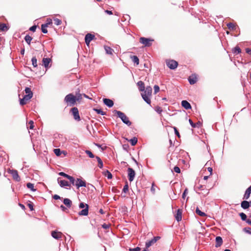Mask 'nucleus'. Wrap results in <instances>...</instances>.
Here are the masks:
<instances>
[{"instance_id":"1","label":"nucleus","mask_w":251,"mask_h":251,"mask_svg":"<svg viewBox=\"0 0 251 251\" xmlns=\"http://www.w3.org/2000/svg\"><path fill=\"white\" fill-rule=\"evenodd\" d=\"M114 113L117 114L118 116L121 118L122 121L126 124L127 126H130L131 125V122L129 120L128 118L126 115L125 113L123 112L117 111V110H114L113 111Z\"/></svg>"},{"instance_id":"2","label":"nucleus","mask_w":251,"mask_h":251,"mask_svg":"<svg viewBox=\"0 0 251 251\" xmlns=\"http://www.w3.org/2000/svg\"><path fill=\"white\" fill-rule=\"evenodd\" d=\"M76 98L73 94L67 95L64 98V101L67 105L73 106L76 103Z\"/></svg>"},{"instance_id":"3","label":"nucleus","mask_w":251,"mask_h":251,"mask_svg":"<svg viewBox=\"0 0 251 251\" xmlns=\"http://www.w3.org/2000/svg\"><path fill=\"white\" fill-rule=\"evenodd\" d=\"M80 208H84L78 213L79 216H87L88 214L89 205L87 204H85L83 202H81L79 204Z\"/></svg>"},{"instance_id":"4","label":"nucleus","mask_w":251,"mask_h":251,"mask_svg":"<svg viewBox=\"0 0 251 251\" xmlns=\"http://www.w3.org/2000/svg\"><path fill=\"white\" fill-rule=\"evenodd\" d=\"M167 66L170 69H175L178 66V63L174 60H169L166 61Z\"/></svg>"},{"instance_id":"5","label":"nucleus","mask_w":251,"mask_h":251,"mask_svg":"<svg viewBox=\"0 0 251 251\" xmlns=\"http://www.w3.org/2000/svg\"><path fill=\"white\" fill-rule=\"evenodd\" d=\"M71 112L73 115L74 118L78 121L80 120L78 110L77 107H74L71 109Z\"/></svg>"},{"instance_id":"6","label":"nucleus","mask_w":251,"mask_h":251,"mask_svg":"<svg viewBox=\"0 0 251 251\" xmlns=\"http://www.w3.org/2000/svg\"><path fill=\"white\" fill-rule=\"evenodd\" d=\"M153 40H151L148 38H146L145 37H141L140 38V42L143 45H144L146 47H150L151 45V42H152Z\"/></svg>"},{"instance_id":"7","label":"nucleus","mask_w":251,"mask_h":251,"mask_svg":"<svg viewBox=\"0 0 251 251\" xmlns=\"http://www.w3.org/2000/svg\"><path fill=\"white\" fill-rule=\"evenodd\" d=\"M160 236L154 237L153 239L146 243V248L147 249L149 248L150 247L155 244L158 240L160 239Z\"/></svg>"},{"instance_id":"8","label":"nucleus","mask_w":251,"mask_h":251,"mask_svg":"<svg viewBox=\"0 0 251 251\" xmlns=\"http://www.w3.org/2000/svg\"><path fill=\"white\" fill-rule=\"evenodd\" d=\"M127 173L128 179L129 181L131 182L133 180L134 178L135 172L133 169L131 168H128L127 169Z\"/></svg>"},{"instance_id":"9","label":"nucleus","mask_w":251,"mask_h":251,"mask_svg":"<svg viewBox=\"0 0 251 251\" xmlns=\"http://www.w3.org/2000/svg\"><path fill=\"white\" fill-rule=\"evenodd\" d=\"M8 172L12 175L14 179L16 181H20V178L18 175V171L16 170H9Z\"/></svg>"},{"instance_id":"10","label":"nucleus","mask_w":251,"mask_h":251,"mask_svg":"<svg viewBox=\"0 0 251 251\" xmlns=\"http://www.w3.org/2000/svg\"><path fill=\"white\" fill-rule=\"evenodd\" d=\"M188 81L190 84H195L198 81V77L196 74H192L188 78Z\"/></svg>"},{"instance_id":"11","label":"nucleus","mask_w":251,"mask_h":251,"mask_svg":"<svg viewBox=\"0 0 251 251\" xmlns=\"http://www.w3.org/2000/svg\"><path fill=\"white\" fill-rule=\"evenodd\" d=\"M95 38V36L91 33H88L85 37V41L86 45L88 46L90 42Z\"/></svg>"},{"instance_id":"12","label":"nucleus","mask_w":251,"mask_h":251,"mask_svg":"<svg viewBox=\"0 0 251 251\" xmlns=\"http://www.w3.org/2000/svg\"><path fill=\"white\" fill-rule=\"evenodd\" d=\"M31 98V96L29 95H25L23 99H20V104L22 105L25 104L27 101H28Z\"/></svg>"},{"instance_id":"13","label":"nucleus","mask_w":251,"mask_h":251,"mask_svg":"<svg viewBox=\"0 0 251 251\" xmlns=\"http://www.w3.org/2000/svg\"><path fill=\"white\" fill-rule=\"evenodd\" d=\"M75 185L77 186V188L80 187H86V182L85 181L82 180L80 178H77Z\"/></svg>"},{"instance_id":"14","label":"nucleus","mask_w":251,"mask_h":251,"mask_svg":"<svg viewBox=\"0 0 251 251\" xmlns=\"http://www.w3.org/2000/svg\"><path fill=\"white\" fill-rule=\"evenodd\" d=\"M103 101L104 104L108 106L109 107H111L114 105L113 101L109 99L104 98L103 99Z\"/></svg>"},{"instance_id":"15","label":"nucleus","mask_w":251,"mask_h":251,"mask_svg":"<svg viewBox=\"0 0 251 251\" xmlns=\"http://www.w3.org/2000/svg\"><path fill=\"white\" fill-rule=\"evenodd\" d=\"M57 181L58 183L59 184L60 186L62 187H65V186H70V184L69 183L65 180H60V178H58L57 179Z\"/></svg>"},{"instance_id":"16","label":"nucleus","mask_w":251,"mask_h":251,"mask_svg":"<svg viewBox=\"0 0 251 251\" xmlns=\"http://www.w3.org/2000/svg\"><path fill=\"white\" fill-rule=\"evenodd\" d=\"M51 236L56 239H59L62 237V233L61 232L53 231L51 232Z\"/></svg>"},{"instance_id":"17","label":"nucleus","mask_w":251,"mask_h":251,"mask_svg":"<svg viewBox=\"0 0 251 251\" xmlns=\"http://www.w3.org/2000/svg\"><path fill=\"white\" fill-rule=\"evenodd\" d=\"M182 210L178 209L177 211L176 214V219L177 222H179L182 219Z\"/></svg>"},{"instance_id":"18","label":"nucleus","mask_w":251,"mask_h":251,"mask_svg":"<svg viewBox=\"0 0 251 251\" xmlns=\"http://www.w3.org/2000/svg\"><path fill=\"white\" fill-rule=\"evenodd\" d=\"M223 243L222 238L220 236H217L216 238V245L215 247L218 248L220 247Z\"/></svg>"},{"instance_id":"19","label":"nucleus","mask_w":251,"mask_h":251,"mask_svg":"<svg viewBox=\"0 0 251 251\" xmlns=\"http://www.w3.org/2000/svg\"><path fill=\"white\" fill-rule=\"evenodd\" d=\"M182 106L186 109H189L191 108L190 104L186 100H182L181 101Z\"/></svg>"},{"instance_id":"20","label":"nucleus","mask_w":251,"mask_h":251,"mask_svg":"<svg viewBox=\"0 0 251 251\" xmlns=\"http://www.w3.org/2000/svg\"><path fill=\"white\" fill-rule=\"evenodd\" d=\"M51 59L49 58H44L42 60L43 64L46 68H48L49 63Z\"/></svg>"},{"instance_id":"21","label":"nucleus","mask_w":251,"mask_h":251,"mask_svg":"<svg viewBox=\"0 0 251 251\" xmlns=\"http://www.w3.org/2000/svg\"><path fill=\"white\" fill-rule=\"evenodd\" d=\"M251 193V186H250L246 191L244 195V199H248L250 197Z\"/></svg>"},{"instance_id":"22","label":"nucleus","mask_w":251,"mask_h":251,"mask_svg":"<svg viewBox=\"0 0 251 251\" xmlns=\"http://www.w3.org/2000/svg\"><path fill=\"white\" fill-rule=\"evenodd\" d=\"M251 203V201L249 202L246 201H242L241 206L243 209H247L250 207V203Z\"/></svg>"},{"instance_id":"23","label":"nucleus","mask_w":251,"mask_h":251,"mask_svg":"<svg viewBox=\"0 0 251 251\" xmlns=\"http://www.w3.org/2000/svg\"><path fill=\"white\" fill-rule=\"evenodd\" d=\"M63 203L68 208H70L72 204V201L68 198H65L64 199Z\"/></svg>"},{"instance_id":"24","label":"nucleus","mask_w":251,"mask_h":251,"mask_svg":"<svg viewBox=\"0 0 251 251\" xmlns=\"http://www.w3.org/2000/svg\"><path fill=\"white\" fill-rule=\"evenodd\" d=\"M142 96L144 100L148 104H151V100H150V96L145 94H142Z\"/></svg>"},{"instance_id":"25","label":"nucleus","mask_w":251,"mask_h":251,"mask_svg":"<svg viewBox=\"0 0 251 251\" xmlns=\"http://www.w3.org/2000/svg\"><path fill=\"white\" fill-rule=\"evenodd\" d=\"M128 191V183L127 182H126V184H125V185L124 186V188H123V192H122V195L123 197H126V193Z\"/></svg>"},{"instance_id":"26","label":"nucleus","mask_w":251,"mask_h":251,"mask_svg":"<svg viewBox=\"0 0 251 251\" xmlns=\"http://www.w3.org/2000/svg\"><path fill=\"white\" fill-rule=\"evenodd\" d=\"M137 85L139 87V89L140 91H143L145 90V85L144 83L142 81H139L137 83Z\"/></svg>"},{"instance_id":"27","label":"nucleus","mask_w":251,"mask_h":251,"mask_svg":"<svg viewBox=\"0 0 251 251\" xmlns=\"http://www.w3.org/2000/svg\"><path fill=\"white\" fill-rule=\"evenodd\" d=\"M152 93V88L151 86H148L146 87L144 94L146 95H148L149 96H151Z\"/></svg>"},{"instance_id":"28","label":"nucleus","mask_w":251,"mask_h":251,"mask_svg":"<svg viewBox=\"0 0 251 251\" xmlns=\"http://www.w3.org/2000/svg\"><path fill=\"white\" fill-rule=\"evenodd\" d=\"M104 49L106 52L108 54H112L113 52V50L111 49L110 47L108 46H105Z\"/></svg>"},{"instance_id":"29","label":"nucleus","mask_w":251,"mask_h":251,"mask_svg":"<svg viewBox=\"0 0 251 251\" xmlns=\"http://www.w3.org/2000/svg\"><path fill=\"white\" fill-rule=\"evenodd\" d=\"M8 29L6 24L0 23V31H6Z\"/></svg>"},{"instance_id":"30","label":"nucleus","mask_w":251,"mask_h":251,"mask_svg":"<svg viewBox=\"0 0 251 251\" xmlns=\"http://www.w3.org/2000/svg\"><path fill=\"white\" fill-rule=\"evenodd\" d=\"M132 61L135 63L136 65H138L139 63V58L137 56L133 55L131 57Z\"/></svg>"},{"instance_id":"31","label":"nucleus","mask_w":251,"mask_h":251,"mask_svg":"<svg viewBox=\"0 0 251 251\" xmlns=\"http://www.w3.org/2000/svg\"><path fill=\"white\" fill-rule=\"evenodd\" d=\"M196 213L199 215V216H201V217H203V216H206V214L202 211H201L199 208L198 207H197L196 208Z\"/></svg>"},{"instance_id":"32","label":"nucleus","mask_w":251,"mask_h":251,"mask_svg":"<svg viewBox=\"0 0 251 251\" xmlns=\"http://www.w3.org/2000/svg\"><path fill=\"white\" fill-rule=\"evenodd\" d=\"M96 158L98 162V166L100 168H102L103 167V163H102L101 159L100 158V157L97 156L96 157Z\"/></svg>"},{"instance_id":"33","label":"nucleus","mask_w":251,"mask_h":251,"mask_svg":"<svg viewBox=\"0 0 251 251\" xmlns=\"http://www.w3.org/2000/svg\"><path fill=\"white\" fill-rule=\"evenodd\" d=\"M32 39V38L29 35H26L25 37V40L26 41V42L28 44H30V42Z\"/></svg>"},{"instance_id":"34","label":"nucleus","mask_w":251,"mask_h":251,"mask_svg":"<svg viewBox=\"0 0 251 251\" xmlns=\"http://www.w3.org/2000/svg\"><path fill=\"white\" fill-rule=\"evenodd\" d=\"M137 138L136 137H133L129 140L130 143L132 146H135L137 143Z\"/></svg>"},{"instance_id":"35","label":"nucleus","mask_w":251,"mask_h":251,"mask_svg":"<svg viewBox=\"0 0 251 251\" xmlns=\"http://www.w3.org/2000/svg\"><path fill=\"white\" fill-rule=\"evenodd\" d=\"M227 26L228 28L230 30H234L235 29V25L234 24L229 23L227 24Z\"/></svg>"},{"instance_id":"36","label":"nucleus","mask_w":251,"mask_h":251,"mask_svg":"<svg viewBox=\"0 0 251 251\" xmlns=\"http://www.w3.org/2000/svg\"><path fill=\"white\" fill-rule=\"evenodd\" d=\"M25 93L26 94V95H29L31 96V97H32L33 93H32V91H31L30 88H29L28 87H26L25 90Z\"/></svg>"},{"instance_id":"37","label":"nucleus","mask_w":251,"mask_h":251,"mask_svg":"<svg viewBox=\"0 0 251 251\" xmlns=\"http://www.w3.org/2000/svg\"><path fill=\"white\" fill-rule=\"evenodd\" d=\"M241 52V50L239 47H236L233 50V52L235 54H238Z\"/></svg>"},{"instance_id":"38","label":"nucleus","mask_w":251,"mask_h":251,"mask_svg":"<svg viewBox=\"0 0 251 251\" xmlns=\"http://www.w3.org/2000/svg\"><path fill=\"white\" fill-rule=\"evenodd\" d=\"M93 110L95 111L98 114H101L102 115H104L106 114L105 112L102 111L101 109L93 108Z\"/></svg>"},{"instance_id":"39","label":"nucleus","mask_w":251,"mask_h":251,"mask_svg":"<svg viewBox=\"0 0 251 251\" xmlns=\"http://www.w3.org/2000/svg\"><path fill=\"white\" fill-rule=\"evenodd\" d=\"M26 186L28 188L31 190L32 191H35L36 190L34 189V184L31 183H27Z\"/></svg>"},{"instance_id":"40","label":"nucleus","mask_w":251,"mask_h":251,"mask_svg":"<svg viewBox=\"0 0 251 251\" xmlns=\"http://www.w3.org/2000/svg\"><path fill=\"white\" fill-rule=\"evenodd\" d=\"M47 28V25H42L41 30L44 33H47L48 32V30Z\"/></svg>"},{"instance_id":"41","label":"nucleus","mask_w":251,"mask_h":251,"mask_svg":"<svg viewBox=\"0 0 251 251\" xmlns=\"http://www.w3.org/2000/svg\"><path fill=\"white\" fill-rule=\"evenodd\" d=\"M31 61L32 65L34 67H36L37 66V60L36 58L35 57H32Z\"/></svg>"},{"instance_id":"42","label":"nucleus","mask_w":251,"mask_h":251,"mask_svg":"<svg viewBox=\"0 0 251 251\" xmlns=\"http://www.w3.org/2000/svg\"><path fill=\"white\" fill-rule=\"evenodd\" d=\"M54 24L56 25H60L62 23L61 20H59V19L55 18L53 20Z\"/></svg>"},{"instance_id":"43","label":"nucleus","mask_w":251,"mask_h":251,"mask_svg":"<svg viewBox=\"0 0 251 251\" xmlns=\"http://www.w3.org/2000/svg\"><path fill=\"white\" fill-rule=\"evenodd\" d=\"M85 153L89 156L90 158H94L95 157L93 153L89 150H86Z\"/></svg>"},{"instance_id":"44","label":"nucleus","mask_w":251,"mask_h":251,"mask_svg":"<svg viewBox=\"0 0 251 251\" xmlns=\"http://www.w3.org/2000/svg\"><path fill=\"white\" fill-rule=\"evenodd\" d=\"M53 151L55 155L58 156L61 155V151L59 149H55L53 150Z\"/></svg>"},{"instance_id":"45","label":"nucleus","mask_w":251,"mask_h":251,"mask_svg":"<svg viewBox=\"0 0 251 251\" xmlns=\"http://www.w3.org/2000/svg\"><path fill=\"white\" fill-rule=\"evenodd\" d=\"M239 215L243 221H245L247 219V216L244 213H240Z\"/></svg>"},{"instance_id":"46","label":"nucleus","mask_w":251,"mask_h":251,"mask_svg":"<svg viewBox=\"0 0 251 251\" xmlns=\"http://www.w3.org/2000/svg\"><path fill=\"white\" fill-rule=\"evenodd\" d=\"M105 175L107 177L108 179H111L112 178V175L108 171H106Z\"/></svg>"},{"instance_id":"47","label":"nucleus","mask_w":251,"mask_h":251,"mask_svg":"<svg viewBox=\"0 0 251 251\" xmlns=\"http://www.w3.org/2000/svg\"><path fill=\"white\" fill-rule=\"evenodd\" d=\"M68 179L70 181L73 185H75L76 180H75V178L73 176H70L68 178Z\"/></svg>"},{"instance_id":"48","label":"nucleus","mask_w":251,"mask_h":251,"mask_svg":"<svg viewBox=\"0 0 251 251\" xmlns=\"http://www.w3.org/2000/svg\"><path fill=\"white\" fill-rule=\"evenodd\" d=\"M206 188V187L204 185L199 184L197 187V189L199 190H204Z\"/></svg>"},{"instance_id":"49","label":"nucleus","mask_w":251,"mask_h":251,"mask_svg":"<svg viewBox=\"0 0 251 251\" xmlns=\"http://www.w3.org/2000/svg\"><path fill=\"white\" fill-rule=\"evenodd\" d=\"M75 97L76 98V101L80 100L82 99V95L78 93L76 94V96H75Z\"/></svg>"},{"instance_id":"50","label":"nucleus","mask_w":251,"mask_h":251,"mask_svg":"<svg viewBox=\"0 0 251 251\" xmlns=\"http://www.w3.org/2000/svg\"><path fill=\"white\" fill-rule=\"evenodd\" d=\"M59 175H60V176H64V177H65L67 178V179H68V178H69V176H69V175H67V174H65V173H64V172H60V173H59Z\"/></svg>"},{"instance_id":"51","label":"nucleus","mask_w":251,"mask_h":251,"mask_svg":"<svg viewBox=\"0 0 251 251\" xmlns=\"http://www.w3.org/2000/svg\"><path fill=\"white\" fill-rule=\"evenodd\" d=\"M154 91L155 94L158 93L159 91V87L158 85H155L154 86Z\"/></svg>"},{"instance_id":"52","label":"nucleus","mask_w":251,"mask_h":251,"mask_svg":"<svg viewBox=\"0 0 251 251\" xmlns=\"http://www.w3.org/2000/svg\"><path fill=\"white\" fill-rule=\"evenodd\" d=\"M174 170L175 172L177 173H180V168L177 166H175L174 168Z\"/></svg>"},{"instance_id":"53","label":"nucleus","mask_w":251,"mask_h":251,"mask_svg":"<svg viewBox=\"0 0 251 251\" xmlns=\"http://www.w3.org/2000/svg\"><path fill=\"white\" fill-rule=\"evenodd\" d=\"M33 124H34V123H33V121H31H31H30L29 122V125H30V126H29V128H30V129H33V127H34V125H33Z\"/></svg>"},{"instance_id":"54","label":"nucleus","mask_w":251,"mask_h":251,"mask_svg":"<svg viewBox=\"0 0 251 251\" xmlns=\"http://www.w3.org/2000/svg\"><path fill=\"white\" fill-rule=\"evenodd\" d=\"M129 251H140L141 249L139 247H136L133 249H129Z\"/></svg>"},{"instance_id":"55","label":"nucleus","mask_w":251,"mask_h":251,"mask_svg":"<svg viewBox=\"0 0 251 251\" xmlns=\"http://www.w3.org/2000/svg\"><path fill=\"white\" fill-rule=\"evenodd\" d=\"M37 28L36 25H33L30 27L29 30L31 31L35 32Z\"/></svg>"},{"instance_id":"56","label":"nucleus","mask_w":251,"mask_h":251,"mask_svg":"<svg viewBox=\"0 0 251 251\" xmlns=\"http://www.w3.org/2000/svg\"><path fill=\"white\" fill-rule=\"evenodd\" d=\"M244 230L249 233V234H251V228H250V227H246L244 228Z\"/></svg>"},{"instance_id":"57","label":"nucleus","mask_w":251,"mask_h":251,"mask_svg":"<svg viewBox=\"0 0 251 251\" xmlns=\"http://www.w3.org/2000/svg\"><path fill=\"white\" fill-rule=\"evenodd\" d=\"M47 21H48V22L45 24V25H47V27H48L49 25H51L52 23L51 19H48Z\"/></svg>"},{"instance_id":"58","label":"nucleus","mask_w":251,"mask_h":251,"mask_svg":"<svg viewBox=\"0 0 251 251\" xmlns=\"http://www.w3.org/2000/svg\"><path fill=\"white\" fill-rule=\"evenodd\" d=\"M47 21H48V22L45 24V25H47V27H48L49 25H51L52 23L51 19H48Z\"/></svg>"},{"instance_id":"59","label":"nucleus","mask_w":251,"mask_h":251,"mask_svg":"<svg viewBox=\"0 0 251 251\" xmlns=\"http://www.w3.org/2000/svg\"><path fill=\"white\" fill-rule=\"evenodd\" d=\"M110 225L109 224H104L102 225V227L104 229L109 228Z\"/></svg>"},{"instance_id":"60","label":"nucleus","mask_w":251,"mask_h":251,"mask_svg":"<svg viewBox=\"0 0 251 251\" xmlns=\"http://www.w3.org/2000/svg\"><path fill=\"white\" fill-rule=\"evenodd\" d=\"M187 194V189H186L184 190V191L183 192V194H182V198H183V199H185V197H186V196Z\"/></svg>"},{"instance_id":"61","label":"nucleus","mask_w":251,"mask_h":251,"mask_svg":"<svg viewBox=\"0 0 251 251\" xmlns=\"http://www.w3.org/2000/svg\"><path fill=\"white\" fill-rule=\"evenodd\" d=\"M174 130H175V133L176 135V136L179 138L180 136L179 133L178 131L177 130L176 128L175 127Z\"/></svg>"},{"instance_id":"62","label":"nucleus","mask_w":251,"mask_h":251,"mask_svg":"<svg viewBox=\"0 0 251 251\" xmlns=\"http://www.w3.org/2000/svg\"><path fill=\"white\" fill-rule=\"evenodd\" d=\"M189 123L190 124V125H191V126L193 127H195L196 126V125L195 124H194L193 121H192V120L191 119H189Z\"/></svg>"},{"instance_id":"63","label":"nucleus","mask_w":251,"mask_h":251,"mask_svg":"<svg viewBox=\"0 0 251 251\" xmlns=\"http://www.w3.org/2000/svg\"><path fill=\"white\" fill-rule=\"evenodd\" d=\"M28 207L29 208L30 210L32 211L33 210V204L31 203H29L27 204Z\"/></svg>"},{"instance_id":"64","label":"nucleus","mask_w":251,"mask_h":251,"mask_svg":"<svg viewBox=\"0 0 251 251\" xmlns=\"http://www.w3.org/2000/svg\"><path fill=\"white\" fill-rule=\"evenodd\" d=\"M247 223L251 225V215L249 217V218L247 220Z\"/></svg>"}]
</instances>
